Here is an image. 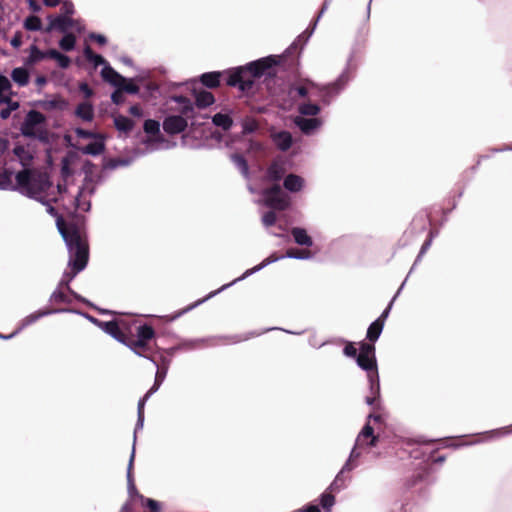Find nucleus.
Wrapping results in <instances>:
<instances>
[{
  "instance_id": "39",
  "label": "nucleus",
  "mask_w": 512,
  "mask_h": 512,
  "mask_svg": "<svg viewBox=\"0 0 512 512\" xmlns=\"http://www.w3.org/2000/svg\"><path fill=\"white\" fill-rule=\"evenodd\" d=\"M299 112L302 115L315 116L320 112V107L313 103H304L299 107Z\"/></svg>"
},
{
  "instance_id": "11",
  "label": "nucleus",
  "mask_w": 512,
  "mask_h": 512,
  "mask_svg": "<svg viewBox=\"0 0 512 512\" xmlns=\"http://www.w3.org/2000/svg\"><path fill=\"white\" fill-rule=\"evenodd\" d=\"M377 442L378 436L374 435L373 427L367 422L357 437V445L374 447L377 445Z\"/></svg>"
},
{
  "instance_id": "31",
  "label": "nucleus",
  "mask_w": 512,
  "mask_h": 512,
  "mask_svg": "<svg viewBox=\"0 0 512 512\" xmlns=\"http://www.w3.org/2000/svg\"><path fill=\"white\" fill-rule=\"evenodd\" d=\"M105 150V145L101 141L90 142L83 148V153L88 155H100Z\"/></svg>"
},
{
  "instance_id": "3",
  "label": "nucleus",
  "mask_w": 512,
  "mask_h": 512,
  "mask_svg": "<svg viewBox=\"0 0 512 512\" xmlns=\"http://www.w3.org/2000/svg\"><path fill=\"white\" fill-rule=\"evenodd\" d=\"M278 63L277 57L268 56L253 61L246 66L238 67L229 72L226 84L231 87H238L245 94L252 93L255 79L261 77Z\"/></svg>"
},
{
  "instance_id": "56",
  "label": "nucleus",
  "mask_w": 512,
  "mask_h": 512,
  "mask_svg": "<svg viewBox=\"0 0 512 512\" xmlns=\"http://www.w3.org/2000/svg\"><path fill=\"white\" fill-rule=\"evenodd\" d=\"M40 201H41L43 204H45V205H46V210H47V212H48L51 216H54V217H56V218H57V219H56V224L58 225V219H59V218H62V219H63V217H62L61 215H59V214H58V211H57V209H56L54 206L50 205L48 202L44 201L43 199H41Z\"/></svg>"
},
{
  "instance_id": "46",
  "label": "nucleus",
  "mask_w": 512,
  "mask_h": 512,
  "mask_svg": "<svg viewBox=\"0 0 512 512\" xmlns=\"http://www.w3.org/2000/svg\"><path fill=\"white\" fill-rule=\"evenodd\" d=\"M133 460H134V451L132 452L131 454V457H130V463H129V470H128V482H129V494L131 496H138L139 498H141L142 500L144 499L143 495H140L133 483V480L131 479V476H130V470L132 468V463H133Z\"/></svg>"
},
{
  "instance_id": "5",
  "label": "nucleus",
  "mask_w": 512,
  "mask_h": 512,
  "mask_svg": "<svg viewBox=\"0 0 512 512\" xmlns=\"http://www.w3.org/2000/svg\"><path fill=\"white\" fill-rule=\"evenodd\" d=\"M360 352L358 353L356 357V362L358 366L367 371V376L372 371H378L377 370V360H376V354H375V345L372 343H368L365 341H362L360 343Z\"/></svg>"
},
{
  "instance_id": "6",
  "label": "nucleus",
  "mask_w": 512,
  "mask_h": 512,
  "mask_svg": "<svg viewBox=\"0 0 512 512\" xmlns=\"http://www.w3.org/2000/svg\"><path fill=\"white\" fill-rule=\"evenodd\" d=\"M264 196L266 205L274 210L284 211L290 205L288 195L282 192L281 186L278 183L267 188L264 191Z\"/></svg>"
},
{
  "instance_id": "14",
  "label": "nucleus",
  "mask_w": 512,
  "mask_h": 512,
  "mask_svg": "<svg viewBox=\"0 0 512 512\" xmlns=\"http://www.w3.org/2000/svg\"><path fill=\"white\" fill-rule=\"evenodd\" d=\"M194 96H195V105L200 108L204 109L209 106H211L215 102L214 95L206 90H194Z\"/></svg>"
},
{
  "instance_id": "20",
  "label": "nucleus",
  "mask_w": 512,
  "mask_h": 512,
  "mask_svg": "<svg viewBox=\"0 0 512 512\" xmlns=\"http://www.w3.org/2000/svg\"><path fill=\"white\" fill-rule=\"evenodd\" d=\"M134 121L126 116L118 115L114 117L115 128L125 134H129L134 128Z\"/></svg>"
},
{
  "instance_id": "9",
  "label": "nucleus",
  "mask_w": 512,
  "mask_h": 512,
  "mask_svg": "<svg viewBox=\"0 0 512 512\" xmlns=\"http://www.w3.org/2000/svg\"><path fill=\"white\" fill-rule=\"evenodd\" d=\"M79 22L68 16H57L50 20L49 25L45 29L46 32L52 30H58L62 33H66L70 28H75Z\"/></svg>"
},
{
  "instance_id": "63",
  "label": "nucleus",
  "mask_w": 512,
  "mask_h": 512,
  "mask_svg": "<svg viewBox=\"0 0 512 512\" xmlns=\"http://www.w3.org/2000/svg\"><path fill=\"white\" fill-rule=\"evenodd\" d=\"M129 113L135 117H141L143 115V111L139 105H132L129 108Z\"/></svg>"
},
{
  "instance_id": "50",
  "label": "nucleus",
  "mask_w": 512,
  "mask_h": 512,
  "mask_svg": "<svg viewBox=\"0 0 512 512\" xmlns=\"http://www.w3.org/2000/svg\"><path fill=\"white\" fill-rule=\"evenodd\" d=\"M343 353L345 356L350 357V358H355V359L358 355L357 349L353 342H346V345L343 349Z\"/></svg>"
},
{
  "instance_id": "52",
  "label": "nucleus",
  "mask_w": 512,
  "mask_h": 512,
  "mask_svg": "<svg viewBox=\"0 0 512 512\" xmlns=\"http://www.w3.org/2000/svg\"><path fill=\"white\" fill-rule=\"evenodd\" d=\"M49 312H39V313H34V314H31L29 316H27L24 320H23V326H27V325H30L32 323H34L35 321H37L40 317L48 314Z\"/></svg>"
},
{
  "instance_id": "61",
  "label": "nucleus",
  "mask_w": 512,
  "mask_h": 512,
  "mask_svg": "<svg viewBox=\"0 0 512 512\" xmlns=\"http://www.w3.org/2000/svg\"><path fill=\"white\" fill-rule=\"evenodd\" d=\"M378 400H379V397H377L375 395H370V396L366 397L365 401L369 406H372L374 409H376L379 406Z\"/></svg>"
},
{
  "instance_id": "49",
  "label": "nucleus",
  "mask_w": 512,
  "mask_h": 512,
  "mask_svg": "<svg viewBox=\"0 0 512 512\" xmlns=\"http://www.w3.org/2000/svg\"><path fill=\"white\" fill-rule=\"evenodd\" d=\"M277 221V215L274 211L266 212L262 217V222L266 227L273 226Z\"/></svg>"
},
{
  "instance_id": "29",
  "label": "nucleus",
  "mask_w": 512,
  "mask_h": 512,
  "mask_svg": "<svg viewBox=\"0 0 512 512\" xmlns=\"http://www.w3.org/2000/svg\"><path fill=\"white\" fill-rule=\"evenodd\" d=\"M84 56L87 61L92 62L94 64V67L106 64L105 59L101 55L96 54L90 46L85 47Z\"/></svg>"
},
{
  "instance_id": "10",
  "label": "nucleus",
  "mask_w": 512,
  "mask_h": 512,
  "mask_svg": "<svg viewBox=\"0 0 512 512\" xmlns=\"http://www.w3.org/2000/svg\"><path fill=\"white\" fill-rule=\"evenodd\" d=\"M49 186H50V183L47 179H44L42 177H38V178L33 177L30 185L28 186V188L26 189L24 194L27 195L28 197H31V198H34V199H37L40 201L42 199L41 195L47 191Z\"/></svg>"
},
{
  "instance_id": "2",
  "label": "nucleus",
  "mask_w": 512,
  "mask_h": 512,
  "mask_svg": "<svg viewBox=\"0 0 512 512\" xmlns=\"http://www.w3.org/2000/svg\"><path fill=\"white\" fill-rule=\"evenodd\" d=\"M120 336L117 341L125 344L134 353L149 358L153 352L151 341L155 339V330L149 324H140L135 319H118Z\"/></svg>"
},
{
  "instance_id": "38",
  "label": "nucleus",
  "mask_w": 512,
  "mask_h": 512,
  "mask_svg": "<svg viewBox=\"0 0 512 512\" xmlns=\"http://www.w3.org/2000/svg\"><path fill=\"white\" fill-rule=\"evenodd\" d=\"M13 152L23 165H27L32 160V155L23 146H16Z\"/></svg>"
},
{
  "instance_id": "19",
  "label": "nucleus",
  "mask_w": 512,
  "mask_h": 512,
  "mask_svg": "<svg viewBox=\"0 0 512 512\" xmlns=\"http://www.w3.org/2000/svg\"><path fill=\"white\" fill-rule=\"evenodd\" d=\"M75 115L84 121H92L94 118L93 105L89 102L80 103L75 110Z\"/></svg>"
},
{
  "instance_id": "17",
  "label": "nucleus",
  "mask_w": 512,
  "mask_h": 512,
  "mask_svg": "<svg viewBox=\"0 0 512 512\" xmlns=\"http://www.w3.org/2000/svg\"><path fill=\"white\" fill-rule=\"evenodd\" d=\"M296 125L305 134H310L320 125V120L317 118H297Z\"/></svg>"
},
{
  "instance_id": "40",
  "label": "nucleus",
  "mask_w": 512,
  "mask_h": 512,
  "mask_svg": "<svg viewBox=\"0 0 512 512\" xmlns=\"http://www.w3.org/2000/svg\"><path fill=\"white\" fill-rule=\"evenodd\" d=\"M143 129L147 134L158 135L160 134V124L158 121L148 119L144 122Z\"/></svg>"
},
{
  "instance_id": "44",
  "label": "nucleus",
  "mask_w": 512,
  "mask_h": 512,
  "mask_svg": "<svg viewBox=\"0 0 512 512\" xmlns=\"http://www.w3.org/2000/svg\"><path fill=\"white\" fill-rule=\"evenodd\" d=\"M233 161L237 165V167L241 170V172L247 176L249 171V166L246 159L240 154L233 155Z\"/></svg>"
},
{
  "instance_id": "4",
  "label": "nucleus",
  "mask_w": 512,
  "mask_h": 512,
  "mask_svg": "<svg viewBox=\"0 0 512 512\" xmlns=\"http://www.w3.org/2000/svg\"><path fill=\"white\" fill-rule=\"evenodd\" d=\"M46 117L39 111L30 110L21 124V134L28 138L42 142L48 140V132L45 128Z\"/></svg>"
},
{
  "instance_id": "41",
  "label": "nucleus",
  "mask_w": 512,
  "mask_h": 512,
  "mask_svg": "<svg viewBox=\"0 0 512 512\" xmlns=\"http://www.w3.org/2000/svg\"><path fill=\"white\" fill-rule=\"evenodd\" d=\"M117 88H120L122 92H126L128 94H137L139 92V86L132 80H127L125 77L124 82H121Z\"/></svg>"
},
{
  "instance_id": "13",
  "label": "nucleus",
  "mask_w": 512,
  "mask_h": 512,
  "mask_svg": "<svg viewBox=\"0 0 512 512\" xmlns=\"http://www.w3.org/2000/svg\"><path fill=\"white\" fill-rule=\"evenodd\" d=\"M223 74L224 73L220 71L206 72L200 76L199 80L203 86L209 89H215L220 86Z\"/></svg>"
},
{
  "instance_id": "42",
  "label": "nucleus",
  "mask_w": 512,
  "mask_h": 512,
  "mask_svg": "<svg viewBox=\"0 0 512 512\" xmlns=\"http://www.w3.org/2000/svg\"><path fill=\"white\" fill-rule=\"evenodd\" d=\"M153 393H150V390L145 394V396L139 400L138 403V422L137 427L143 426L144 421V406L147 401V399L152 395Z\"/></svg>"
},
{
  "instance_id": "32",
  "label": "nucleus",
  "mask_w": 512,
  "mask_h": 512,
  "mask_svg": "<svg viewBox=\"0 0 512 512\" xmlns=\"http://www.w3.org/2000/svg\"><path fill=\"white\" fill-rule=\"evenodd\" d=\"M76 37L72 33H66L59 41V46L62 50L69 52L75 48Z\"/></svg>"
},
{
  "instance_id": "24",
  "label": "nucleus",
  "mask_w": 512,
  "mask_h": 512,
  "mask_svg": "<svg viewBox=\"0 0 512 512\" xmlns=\"http://www.w3.org/2000/svg\"><path fill=\"white\" fill-rule=\"evenodd\" d=\"M48 57L49 59H53V60H56L59 67L62 68V69H67L70 64H71V60L68 56L60 53L58 50L56 49H49L48 50Z\"/></svg>"
},
{
  "instance_id": "59",
  "label": "nucleus",
  "mask_w": 512,
  "mask_h": 512,
  "mask_svg": "<svg viewBox=\"0 0 512 512\" xmlns=\"http://www.w3.org/2000/svg\"><path fill=\"white\" fill-rule=\"evenodd\" d=\"M10 43L14 48H19L22 45V34L20 32L15 33Z\"/></svg>"
},
{
  "instance_id": "25",
  "label": "nucleus",
  "mask_w": 512,
  "mask_h": 512,
  "mask_svg": "<svg viewBox=\"0 0 512 512\" xmlns=\"http://www.w3.org/2000/svg\"><path fill=\"white\" fill-rule=\"evenodd\" d=\"M212 122L214 125L221 127L223 130H229L233 125L232 118L229 115L223 113H216L212 117Z\"/></svg>"
},
{
  "instance_id": "16",
  "label": "nucleus",
  "mask_w": 512,
  "mask_h": 512,
  "mask_svg": "<svg viewBox=\"0 0 512 512\" xmlns=\"http://www.w3.org/2000/svg\"><path fill=\"white\" fill-rule=\"evenodd\" d=\"M101 76L104 81L110 83L111 85L115 86L116 88L121 84V82H124V77L120 75L117 71H115L111 66L106 65L102 71Z\"/></svg>"
},
{
  "instance_id": "47",
  "label": "nucleus",
  "mask_w": 512,
  "mask_h": 512,
  "mask_svg": "<svg viewBox=\"0 0 512 512\" xmlns=\"http://www.w3.org/2000/svg\"><path fill=\"white\" fill-rule=\"evenodd\" d=\"M5 104H7L8 106L6 108H3L1 111H0V117L5 120V119H8L11 115V112L18 109L19 107V103L18 102H13L11 99L10 101L8 102H4Z\"/></svg>"
},
{
  "instance_id": "51",
  "label": "nucleus",
  "mask_w": 512,
  "mask_h": 512,
  "mask_svg": "<svg viewBox=\"0 0 512 512\" xmlns=\"http://www.w3.org/2000/svg\"><path fill=\"white\" fill-rule=\"evenodd\" d=\"M61 12L63 13L62 16L71 17V15L74 13L73 3L70 1H64L61 6Z\"/></svg>"
},
{
  "instance_id": "26",
  "label": "nucleus",
  "mask_w": 512,
  "mask_h": 512,
  "mask_svg": "<svg viewBox=\"0 0 512 512\" xmlns=\"http://www.w3.org/2000/svg\"><path fill=\"white\" fill-rule=\"evenodd\" d=\"M65 291H67L65 287L59 285L58 289L52 293L50 301L55 304H70L71 299Z\"/></svg>"
},
{
  "instance_id": "35",
  "label": "nucleus",
  "mask_w": 512,
  "mask_h": 512,
  "mask_svg": "<svg viewBox=\"0 0 512 512\" xmlns=\"http://www.w3.org/2000/svg\"><path fill=\"white\" fill-rule=\"evenodd\" d=\"M346 470H348V471L350 470V468H348V464H346L343 467V469L339 472V474L336 476L334 481L331 483V485L329 487L331 492H337V491L341 490L344 487L343 475H344Z\"/></svg>"
},
{
  "instance_id": "8",
  "label": "nucleus",
  "mask_w": 512,
  "mask_h": 512,
  "mask_svg": "<svg viewBox=\"0 0 512 512\" xmlns=\"http://www.w3.org/2000/svg\"><path fill=\"white\" fill-rule=\"evenodd\" d=\"M286 163L282 158L274 159L266 170V179L271 182H279L286 174Z\"/></svg>"
},
{
  "instance_id": "45",
  "label": "nucleus",
  "mask_w": 512,
  "mask_h": 512,
  "mask_svg": "<svg viewBox=\"0 0 512 512\" xmlns=\"http://www.w3.org/2000/svg\"><path fill=\"white\" fill-rule=\"evenodd\" d=\"M334 504H335V497L332 493L322 494L321 506L325 511L329 512Z\"/></svg>"
},
{
  "instance_id": "22",
  "label": "nucleus",
  "mask_w": 512,
  "mask_h": 512,
  "mask_svg": "<svg viewBox=\"0 0 512 512\" xmlns=\"http://www.w3.org/2000/svg\"><path fill=\"white\" fill-rule=\"evenodd\" d=\"M274 141L277 147L282 151H286L292 146V136L287 131L277 133L274 137Z\"/></svg>"
},
{
  "instance_id": "21",
  "label": "nucleus",
  "mask_w": 512,
  "mask_h": 512,
  "mask_svg": "<svg viewBox=\"0 0 512 512\" xmlns=\"http://www.w3.org/2000/svg\"><path fill=\"white\" fill-rule=\"evenodd\" d=\"M33 179L30 170L24 169L15 175L16 186L24 194Z\"/></svg>"
},
{
  "instance_id": "57",
  "label": "nucleus",
  "mask_w": 512,
  "mask_h": 512,
  "mask_svg": "<svg viewBox=\"0 0 512 512\" xmlns=\"http://www.w3.org/2000/svg\"><path fill=\"white\" fill-rule=\"evenodd\" d=\"M431 243H432V233L430 232L428 238L424 241V243L420 249L418 258H420L422 255H424L426 253V251L430 248Z\"/></svg>"
},
{
  "instance_id": "15",
  "label": "nucleus",
  "mask_w": 512,
  "mask_h": 512,
  "mask_svg": "<svg viewBox=\"0 0 512 512\" xmlns=\"http://www.w3.org/2000/svg\"><path fill=\"white\" fill-rule=\"evenodd\" d=\"M286 190L296 193L299 192L304 186V179L296 174H288L283 182Z\"/></svg>"
},
{
  "instance_id": "7",
  "label": "nucleus",
  "mask_w": 512,
  "mask_h": 512,
  "mask_svg": "<svg viewBox=\"0 0 512 512\" xmlns=\"http://www.w3.org/2000/svg\"><path fill=\"white\" fill-rule=\"evenodd\" d=\"M187 120L182 115L167 116L163 121V129L169 135H176L186 130Z\"/></svg>"
},
{
  "instance_id": "28",
  "label": "nucleus",
  "mask_w": 512,
  "mask_h": 512,
  "mask_svg": "<svg viewBox=\"0 0 512 512\" xmlns=\"http://www.w3.org/2000/svg\"><path fill=\"white\" fill-rule=\"evenodd\" d=\"M46 58H49L48 50L41 51L36 45L31 46L28 63L35 64V63H38Z\"/></svg>"
},
{
  "instance_id": "23",
  "label": "nucleus",
  "mask_w": 512,
  "mask_h": 512,
  "mask_svg": "<svg viewBox=\"0 0 512 512\" xmlns=\"http://www.w3.org/2000/svg\"><path fill=\"white\" fill-rule=\"evenodd\" d=\"M384 328V325L381 324L380 321H374L370 324V326L367 329L366 338L369 340V343L374 344L380 337L382 330Z\"/></svg>"
},
{
  "instance_id": "48",
  "label": "nucleus",
  "mask_w": 512,
  "mask_h": 512,
  "mask_svg": "<svg viewBox=\"0 0 512 512\" xmlns=\"http://www.w3.org/2000/svg\"><path fill=\"white\" fill-rule=\"evenodd\" d=\"M12 176L13 173L11 171L5 170L4 172H0V188L5 189L12 184Z\"/></svg>"
},
{
  "instance_id": "18",
  "label": "nucleus",
  "mask_w": 512,
  "mask_h": 512,
  "mask_svg": "<svg viewBox=\"0 0 512 512\" xmlns=\"http://www.w3.org/2000/svg\"><path fill=\"white\" fill-rule=\"evenodd\" d=\"M291 234L297 244L307 247L312 246L313 240L307 234V231L305 229L300 227H294L291 229Z\"/></svg>"
},
{
  "instance_id": "36",
  "label": "nucleus",
  "mask_w": 512,
  "mask_h": 512,
  "mask_svg": "<svg viewBox=\"0 0 512 512\" xmlns=\"http://www.w3.org/2000/svg\"><path fill=\"white\" fill-rule=\"evenodd\" d=\"M285 256L296 259H306L311 256V252L307 249L289 248Z\"/></svg>"
},
{
  "instance_id": "37",
  "label": "nucleus",
  "mask_w": 512,
  "mask_h": 512,
  "mask_svg": "<svg viewBox=\"0 0 512 512\" xmlns=\"http://www.w3.org/2000/svg\"><path fill=\"white\" fill-rule=\"evenodd\" d=\"M284 258V255H277L276 253H273L271 254L269 257L265 258L259 265L255 266L253 269L251 270H248L246 272V275L247 274H251L255 271H259L260 269L264 268L265 266L279 260V259H282Z\"/></svg>"
},
{
  "instance_id": "60",
  "label": "nucleus",
  "mask_w": 512,
  "mask_h": 512,
  "mask_svg": "<svg viewBox=\"0 0 512 512\" xmlns=\"http://www.w3.org/2000/svg\"><path fill=\"white\" fill-rule=\"evenodd\" d=\"M89 37L90 39L96 41L100 45H104L107 43L106 37L101 34L91 33Z\"/></svg>"
},
{
  "instance_id": "43",
  "label": "nucleus",
  "mask_w": 512,
  "mask_h": 512,
  "mask_svg": "<svg viewBox=\"0 0 512 512\" xmlns=\"http://www.w3.org/2000/svg\"><path fill=\"white\" fill-rule=\"evenodd\" d=\"M178 103L183 104V107L181 109V114L184 116H189L190 113H193L194 108L188 98L185 96H178L175 99Z\"/></svg>"
},
{
  "instance_id": "1",
  "label": "nucleus",
  "mask_w": 512,
  "mask_h": 512,
  "mask_svg": "<svg viewBox=\"0 0 512 512\" xmlns=\"http://www.w3.org/2000/svg\"><path fill=\"white\" fill-rule=\"evenodd\" d=\"M58 230L66 242L70 255V270L64 272L60 286L65 287L67 292L74 298L81 300V297L70 287V282L87 266L89 245L87 239L81 235L79 228L75 224H67L64 219L59 218Z\"/></svg>"
},
{
  "instance_id": "62",
  "label": "nucleus",
  "mask_w": 512,
  "mask_h": 512,
  "mask_svg": "<svg viewBox=\"0 0 512 512\" xmlns=\"http://www.w3.org/2000/svg\"><path fill=\"white\" fill-rule=\"evenodd\" d=\"M423 479V475L421 473H418L417 475H413L412 478L410 480H408L407 482V486L410 488V487H413L415 486L418 482L422 481Z\"/></svg>"
},
{
  "instance_id": "12",
  "label": "nucleus",
  "mask_w": 512,
  "mask_h": 512,
  "mask_svg": "<svg viewBox=\"0 0 512 512\" xmlns=\"http://www.w3.org/2000/svg\"><path fill=\"white\" fill-rule=\"evenodd\" d=\"M90 320L104 332L112 336L114 339L120 336L118 320L102 321L94 317H90Z\"/></svg>"
},
{
  "instance_id": "34",
  "label": "nucleus",
  "mask_w": 512,
  "mask_h": 512,
  "mask_svg": "<svg viewBox=\"0 0 512 512\" xmlns=\"http://www.w3.org/2000/svg\"><path fill=\"white\" fill-rule=\"evenodd\" d=\"M42 27V21L38 16H28L24 21V28L28 31H39Z\"/></svg>"
},
{
  "instance_id": "64",
  "label": "nucleus",
  "mask_w": 512,
  "mask_h": 512,
  "mask_svg": "<svg viewBox=\"0 0 512 512\" xmlns=\"http://www.w3.org/2000/svg\"><path fill=\"white\" fill-rule=\"evenodd\" d=\"M28 4H29V8L32 12L34 13H38L41 11L42 7L41 5L38 3V1L36 0H29L28 1Z\"/></svg>"
},
{
  "instance_id": "30",
  "label": "nucleus",
  "mask_w": 512,
  "mask_h": 512,
  "mask_svg": "<svg viewBox=\"0 0 512 512\" xmlns=\"http://www.w3.org/2000/svg\"><path fill=\"white\" fill-rule=\"evenodd\" d=\"M368 381L370 383V392L371 395H375L380 397V381L378 371H372L367 376Z\"/></svg>"
},
{
  "instance_id": "58",
  "label": "nucleus",
  "mask_w": 512,
  "mask_h": 512,
  "mask_svg": "<svg viewBox=\"0 0 512 512\" xmlns=\"http://www.w3.org/2000/svg\"><path fill=\"white\" fill-rule=\"evenodd\" d=\"M145 505L153 512H158L160 510L159 503L153 499L147 498L145 500Z\"/></svg>"
},
{
  "instance_id": "54",
  "label": "nucleus",
  "mask_w": 512,
  "mask_h": 512,
  "mask_svg": "<svg viewBox=\"0 0 512 512\" xmlns=\"http://www.w3.org/2000/svg\"><path fill=\"white\" fill-rule=\"evenodd\" d=\"M79 90L83 93L85 98H90L94 94L93 89L86 82L79 84Z\"/></svg>"
},
{
  "instance_id": "33",
  "label": "nucleus",
  "mask_w": 512,
  "mask_h": 512,
  "mask_svg": "<svg viewBox=\"0 0 512 512\" xmlns=\"http://www.w3.org/2000/svg\"><path fill=\"white\" fill-rule=\"evenodd\" d=\"M155 364L158 365L156 362H155ZM157 367H158V369H157V372L155 375V381H154L153 386L150 388V393H154L159 389L160 385L164 381L166 374H167V370H168L167 366H162V367L157 366Z\"/></svg>"
},
{
  "instance_id": "53",
  "label": "nucleus",
  "mask_w": 512,
  "mask_h": 512,
  "mask_svg": "<svg viewBox=\"0 0 512 512\" xmlns=\"http://www.w3.org/2000/svg\"><path fill=\"white\" fill-rule=\"evenodd\" d=\"M11 89V82L6 76L0 74V93L4 95L5 92Z\"/></svg>"
},
{
  "instance_id": "27",
  "label": "nucleus",
  "mask_w": 512,
  "mask_h": 512,
  "mask_svg": "<svg viewBox=\"0 0 512 512\" xmlns=\"http://www.w3.org/2000/svg\"><path fill=\"white\" fill-rule=\"evenodd\" d=\"M11 77L13 81L20 86H25L29 82V73L25 68L22 67L13 69Z\"/></svg>"
},
{
  "instance_id": "55",
  "label": "nucleus",
  "mask_w": 512,
  "mask_h": 512,
  "mask_svg": "<svg viewBox=\"0 0 512 512\" xmlns=\"http://www.w3.org/2000/svg\"><path fill=\"white\" fill-rule=\"evenodd\" d=\"M122 90L120 88H117L111 95V100L113 103L119 105L124 102V96H123Z\"/></svg>"
}]
</instances>
